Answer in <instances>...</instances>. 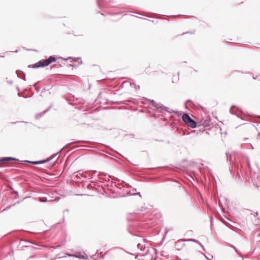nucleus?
Wrapping results in <instances>:
<instances>
[{"label":"nucleus","instance_id":"obj_29","mask_svg":"<svg viewBox=\"0 0 260 260\" xmlns=\"http://www.w3.org/2000/svg\"><path fill=\"white\" fill-rule=\"evenodd\" d=\"M132 195H136V194H138V195H139L140 196H141V194H140V192H137V193H133L131 194Z\"/></svg>","mask_w":260,"mask_h":260},{"label":"nucleus","instance_id":"obj_13","mask_svg":"<svg viewBox=\"0 0 260 260\" xmlns=\"http://www.w3.org/2000/svg\"><path fill=\"white\" fill-rule=\"evenodd\" d=\"M59 152H57L56 153H54L53 154H52L51 156H50L49 157H48V159L49 160H51V159H52L53 158H54L58 154Z\"/></svg>","mask_w":260,"mask_h":260},{"label":"nucleus","instance_id":"obj_9","mask_svg":"<svg viewBox=\"0 0 260 260\" xmlns=\"http://www.w3.org/2000/svg\"><path fill=\"white\" fill-rule=\"evenodd\" d=\"M16 74L19 78H22L25 80L24 78L25 77V74L23 72L20 70H17L16 71Z\"/></svg>","mask_w":260,"mask_h":260},{"label":"nucleus","instance_id":"obj_24","mask_svg":"<svg viewBox=\"0 0 260 260\" xmlns=\"http://www.w3.org/2000/svg\"><path fill=\"white\" fill-rule=\"evenodd\" d=\"M17 91L19 92V93H18V95L19 96H22V95H21V94L20 93V90H19V87H18V86L17 87Z\"/></svg>","mask_w":260,"mask_h":260},{"label":"nucleus","instance_id":"obj_15","mask_svg":"<svg viewBox=\"0 0 260 260\" xmlns=\"http://www.w3.org/2000/svg\"><path fill=\"white\" fill-rule=\"evenodd\" d=\"M39 200L41 202H45L47 201V199L46 197L40 198Z\"/></svg>","mask_w":260,"mask_h":260},{"label":"nucleus","instance_id":"obj_3","mask_svg":"<svg viewBox=\"0 0 260 260\" xmlns=\"http://www.w3.org/2000/svg\"><path fill=\"white\" fill-rule=\"evenodd\" d=\"M151 103V105L152 107H154L156 110L159 111L160 112H162L164 110L167 111L169 113H171V111L168 110V108L164 106L160 103H156L153 100H149Z\"/></svg>","mask_w":260,"mask_h":260},{"label":"nucleus","instance_id":"obj_28","mask_svg":"<svg viewBox=\"0 0 260 260\" xmlns=\"http://www.w3.org/2000/svg\"><path fill=\"white\" fill-rule=\"evenodd\" d=\"M75 256H76V257H78V258H81V259H82V258H85V257H84V256H83V255Z\"/></svg>","mask_w":260,"mask_h":260},{"label":"nucleus","instance_id":"obj_42","mask_svg":"<svg viewBox=\"0 0 260 260\" xmlns=\"http://www.w3.org/2000/svg\"><path fill=\"white\" fill-rule=\"evenodd\" d=\"M142 239L145 242V239H143L142 238Z\"/></svg>","mask_w":260,"mask_h":260},{"label":"nucleus","instance_id":"obj_5","mask_svg":"<svg viewBox=\"0 0 260 260\" xmlns=\"http://www.w3.org/2000/svg\"><path fill=\"white\" fill-rule=\"evenodd\" d=\"M231 114L236 115L238 117L240 118L241 119H243V117H242V111H240L238 108L236 109L235 106L233 105L230 109V110Z\"/></svg>","mask_w":260,"mask_h":260},{"label":"nucleus","instance_id":"obj_38","mask_svg":"<svg viewBox=\"0 0 260 260\" xmlns=\"http://www.w3.org/2000/svg\"><path fill=\"white\" fill-rule=\"evenodd\" d=\"M139 18H141V19H145V20H147V19L145 18H142V17H139Z\"/></svg>","mask_w":260,"mask_h":260},{"label":"nucleus","instance_id":"obj_36","mask_svg":"<svg viewBox=\"0 0 260 260\" xmlns=\"http://www.w3.org/2000/svg\"><path fill=\"white\" fill-rule=\"evenodd\" d=\"M257 215H258V213L256 212L255 214H254L253 215H254V217H255Z\"/></svg>","mask_w":260,"mask_h":260},{"label":"nucleus","instance_id":"obj_6","mask_svg":"<svg viewBox=\"0 0 260 260\" xmlns=\"http://www.w3.org/2000/svg\"><path fill=\"white\" fill-rule=\"evenodd\" d=\"M185 242V240L182 239L178 240L175 245V247L177 250H181L183 247L185 245L183 242Z\"/></svg>","mask_w":260,"mask_h":260},{"label":"nucleus","instance_id":"obj_30","mask_svg":"<svg viewBox=\"0 0 260 260\" xmlns=\"http://www.w3.org/2000/svg\"><path fill=\"white\" fill-rule=\"evenodd\" d=\"M23 161L25 162L26 163L31 164V162H32V161L25 160H23Z\"/></svg>","mask_w":260,"mask_h":260},{"label":"nucleus","instance_id":"obj_26","mask_svg":"<svg viewBox=\"0 0 260 260\" xmlns=\"http://www.w3.org/2000/svg\"><path fill=\"white\" fill-rule=\"evenodd\" d=\"M81 175L82 177H86V176H84V174H83V173H82V174H81V173H80V171H79V172H78V174L77 175H76V176H77V177H78V176H79V175Z\"/></svg>","mask_w":260,"mask_h":260},{"label":"nucleus","instance_id":"obj_41","mask_svg":"<svg viewBox=\"0 0 260 260\" xmlns=\"http://www.w3.org/2000/svg\"><path fill=\"white\" fill-rule=\"evenodd\" d=\"M96 172V171H94L92 172L93 173H95Z\"/></svg>","mask_w":260,"mask_h":260},{"label":"nucleus","instance_id":"obj_25","mask_svg":"<svg viewBox=\"0 0 260 260\" xmlns=\"http://www.w3.org/2000/svg\"><path fill=\"white\" fill-rule=\"evenodd\" d=\"M192 242L198 243L199 245L201 244V242L200 241H199L198 240L194 239H193V241Z\"/></svg>","mask_w":260,"mask_h":260},{"label":"nucleus","instance_id":"obj_17","mask_svg":"<svg viewBox=\"0 0 260 260\" xmlns=\"http://www.w3.org/2000/svg\"><path fill=\"white\" fill-rule=\"evenodd\" d=\"M40 164H42L45 162H48V161H49V160L48 158H47V159L41 160H40Z\"/></svg>","mask_w":260,"mask_h":260},{"label":"nucleus","instance_id":"obj_4","mask_svg":"<svg viewBox=\"0 0 260 260\" xmlns=\"http://www.w3.org/2000/svg\"><path fill=\"white\" fill-rule=\"evenodd\" d=\"M48 65L49 64L47 61V59H42L35 64H30L28 66V67L32 68H38L40 67H45L48 66Z\"/></svg>","mask_w":260,"mask_h":260},{"label":"nucleus","instance_id":"obj_21","mask_svg":"<svg viewBox=\"0 0 260 260\" xmlns=\"http://www.w3.org/2000/svg\"><path fill=\"white\" fill-rule=\"evenodd\" d=\"M103 0H97V3L99 6L100 7L102 5V2Z\"/></svg>","mask_w":260,"mask_h":260},{"label":"nucleus","instance_id":"obj_33","mask_svg":"<svg viewBox=\"0 0 260 260\" xmlns=\"http://www.w3.org/2000/svg\"><path fill=\"white\" fill-rule=\"evenodd\" d=\"M8 83L9 84H13V82L12 80H11V81H8Z\"/></svg>","mask_w":260,"mask_h":260},{"label":"nucleus","instance_id":"obj_14","mask_svg":"<svg viewBox=\"0 0 260 260\" xmlns=\"http://www.w3.org/2000/svg\"><path fill=\"white\" fill-rule=\"evenodd\" d=\"M98 176H99L100 179H102V176L106 177L107 174L104 173L100 172V173H99Z\"/></svg>","mask_w":260,"mask_h":260},{"label":"nucleus","instance_id":"obj_45","mask_svg":"<svg viewBox=\"0 0 260 260\" xmlns=\"http://www.w3.org/2000/svg\"><path fill=\"white\" fill-rule=\"evenodd\" d=\"M207 259H208V260H211V259H210V258H208Z\"/></svg>","mask_w":260,"mask_h":260},{"label":"nucleus","instance_id":"obj_20","mask_svg":"<svg viewBox=\"0 0 260 260\" xmlns=\"http://www.w3.org/2000/svg\"><path fill=\"white\" fill-rule=\"evenodd\" d=\"M109 178H111L112 179H115V178L114 177H112L109 175H108V178L107 179L106 178L105 179V181H109Z\"/></svg>","mask_w":260,"mask_h":260},{"label":"nucleus","instance_id":"obj_8","mask_svg":"<svg viewBox=\"0 0 260 260\" xmlns=\"http://www.w3.org/2000/svg\"><path fill=\"white\" fill-rule=\"evenodd\" d=\"M200 123L203 125L204 127H211L212 124L210 119L203 120L200 122Z\"/></svg>","mask_w":260,"mask_h":260},{"label":"nucleus","instance_id":"obj_18","mask_svg":"<svg viewBox=\"0 0 260 260\" xmlns=\"http://www.w3.org/2000/svg\"><path fill=\"white\" fill-rule=\"evenodd\" d=\"M31 164H32V165H40V160L39 161H32V162H31Z\"/></svg>","mask_w":260,"mask_h":260},{"label":"nucleus","instance_id":"obj_32","mask_svg":"<svg viewBox=\"0 0 260 260\" xmlns=\"http://www.w3.org/2000/svg\"><path fill=\"white\" fill-rule=\"evenodd\" d=\"M11 206H8V207H6V208L4 210H4H7L11 208Z\"/></svg>","mask_w":260,"mask_h":260},{"label":"nucleus","instance_id":"obj_1","mask_svg":"<svg viewBox=\"0 0 260 260\" xmlns=\"http://www.w3.org/2000/svg\"><path fill=\"white\" fill-rule=\"evenodd\" d=\"M226 156L227 161L232 162L235 168L238 169L239 164L241 163V156L236 153L232 155L228 152L226 153Z\"/></svg>","mask_w":260,"mask_h":260},{"label":"nucleus","instance_id":"obj_43","mask_svg":"<svg viewBox=\"0 0 260 260\" xmlns=\"http://www.w3.org/2000/svg\"><path fill=\"white\" fill-rule=\"evenodd\" d=\"M23 97H24V98H27L26 96H23Z\"/></svg>","mask_w":260,"mask_h":260},{"label":"nucleus","instance_id":"obj_7","mask_svg":"<svg viewBox=\"0 0 260 260\" xmlns=\"http://www.w3.org/2000/svg\"><path fill=\"white\" fill-rule=\"evenodd\" d=\"M12 160L19 161V159L12 157H4L0 158V163H5Z\"/></svg>","mask_w":260,"mask_h":260},{"label":"nucleus","instance_id":"obj_27","mask_svg":"<svg viewBox=\"0 0 260 260\" xmlns=\"http://www.w3.org/2000/svg\"><path fill=\"white\" fill-rule=\"evenodd\" d=\"M133 84L135 86V88H136V89H140V86L139 85H138L137 86L135 83H133ZM131 85H132V83H131Z\"/></svg>","mask_w":260,"mask_h":260},{"label":"nucleus","instance_id":"obj_46","mask_svg":"<svg viewBox=\"0 0 260 260\" xmlns=\"http://www.w3.org/2000/svg\"><path fill=\"white\" fill-rule=\"evenodd\" d=\"M259 242H260V240H259Z\"/></svg>","mask_w":260,"mask_h":260},{"label":"nucleus","instance_id":"obj_10","mask_svg":"<svg viewBox=\"0 0 260 260\" xmlns=\"http://www.w3.org/2000/svg\"><path fill=\"white\" fill-rule=\"evenodd\" d=\"M51 108V106H50V107H49L48 109H47L46 110H45V111H44L43 112H41V113H38L37 115H36V118H39L40 117H41L43 115H44L45 113H46L47 112H48L50 109Z\"/></svg>","mask_w":260,"mask_h":260},{"label":"nucleus","instance_id":"obj_31","mask_svg":"<svg viewBox=\"0 0 260 260\" xmlns=\"http://www.w3.org/2000/svg\"><path fill=\"white\" fill-rule=\"evenodd\" d=\"M199 245L202 247V249L204 250V251H205V249L204 247V246L201 243V244H199Z\"/></svg>","mask_w":260,"mask_h":260},{"label":"nucleus","instance_id":"obj_35","mask_svg":"<svg viewBox=\"0 0 260 260\" xmlns=\"http://www.w3.org/2000/svg\"><path fill=\"white\" fill-rule=\"evenodd\" d=\"M14 193L17 195L18 194V192L17 191H14Z\"/></svg>","mask_w":260,"mask_h":260},{"label":"nucleus","instance_id":"obj_40","mask_svg":"<svg viewBox=\"0 0 260 260\" xmlns=\"http://www.w3.org/2000/svg\"><path fill=\"white\" fill-rule=\"evenodd\" d=\"M204 256H205V257H206L207 259H208V257H207L205 254H204Z\"/></svg>","mask_w":260,"mask_h":260},{"label":"nucleus","instance_id":"obj_39","mask_svg":"<svg viewBox=\"0 0 260 260\" xmlns=\"http://www.w3.org/2000/svg\"><path fill=\"white\" fill-rule=\"evenodd\" d=\"M257 236L260 238V233L257 234Z\"/></svg>","mask_w":260,"mask_h":260},{"label":"nucleus","instance_id":"obj_19","mask_svg":"<svg viewBox=\"0 0 260 260\" xmlns=\"http://www.w3.org/2000/svg\"><path fill=\"white\" fill-rule=\"evenodd\" d=\"M115 185L120 189L123 187L122 184L120 183H118L117 184H115Z\"/></svg>","mask_w":260,"mask_h":260},{"label":"nucleus","instance_id":"obj_34","mask_svg":"<svg viewBox=\"0 0 260 260\" xmlns=\"http://www.w3.org/2000/svg\"><path fill=\"white\" fill-rule=\"evenodd\" d=\"M60 58H61L62 59H63V60H68V59H69L70 58H72V57H70L68 58L67 59H64V58H63L62 57H60Z\"/></svg>","mask_w":260,"mask_h":260},{"label":"nucleus","instance_id":"obj_16","mask_svg":"<svg viewBox=\"0 0 260 260\" xmlns=\"http://www.w3.org/2000/svg\"><path fill=\"white\" fill-rule=\"evenodd\" d=\"M230 246L232 247L233 248H234V249L235 250V251L238 253V254H240V252L239 251V250L236 248V247L235 246H234V245H232V244H230Z\"/></svg>","mask_w":260,"mask_h":260},{"label":"nucleus","instance_id":"obj_11","mask_svg":"<svg viewBox=\"0 0 260 260\" xmlns=\"http://www.w3.org/2000/svg\"><path fill=\"white\" fill-rule=\"evenodd\" d=\"M47 61H48L49 64H50L52 62H55L56 60V59L55 56H50L47 59Z\"/></svg>","mask_w":260,"mask_h":260},{"label":"nucleus","instance_id":"obj_23","mask_svg":"<svg viewBox=\"0 0 260 260\" xmlns=\"http://www.w3.org/2000/svg\"><path fill=\"white\" fill-rule=\"evenodd\" d=\"M183 239L185 240V241H191V242H192L193 241L194 239L190 238V239Z\"/></svg>","mask_w":260,"mask_h":260},{"label":"nucleus","instance_id":"obj_22","mask_svg":"<svg viewBox=\"0 0 260 260\" xmlns=\"http://www.w3.org/2000/svg\"><path fill=\"white\" fill-rule=\"evenodd\" d=\"M33 86L35 87V89H36V90L37 92H39V91H40V88H39V87H37V86H36V84H34V85H33Z\"/></svg>","mask_w":260,"mask_h":260},{"label":"nucleus","instance_id":"obj_44","mask_svg":"<svg viewBox=\"0 0 260 260\" xmlns=\"http://www.w3.org/2000/svg\"><path fill=\"white\" fill-rule=\"evenodd\" d=\"M0 56L2 57H5V56Z\"/></svg>","mask_w":260,"mask_h":260},{"label":"nucleus","instance_id":"obj_12","mask_svg":"<svg viewBox=\"0 0 260 260\" xmlns=\"http://www.w3.org/2000/svg\"><path fill=\"white\" fill-rule=\"evenodd\" d=\"M137 248H138V249H141V250H144L145 248V245H142V244H140V243H138V244H137Z\"/></svg>","mask_w":260,"mask_h":260},{"label":"nucleus","instance_id":"obj_2","mask_svg":"<svg viewBox=\"0 0 260 260\" xmlns=\"http://www.w3.org/2000/svg\"><path fill=\"white\" fill-rule=\"evenodd\" d=\"M182 120L184 123L189 127L195 128L197 127V122L193 120L186 113H183L182 115Z\"/></svg>","mask_w":260,"mask_h":260},{"label":"nucleus","instance_id":"obj_37","mask_svg":"<svg viewBox=\"0 0 260 260\" xmlns=\"http://www.w3.org/2000/svg\"><path fill=\"white\" fill-rule=\"evenodd\" d=\"M178 16H176V15H172V16H171V17H177Z\"/></svg>","mask_w":260,"mask_h":260}]
</instances>
